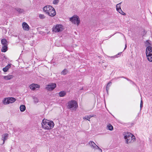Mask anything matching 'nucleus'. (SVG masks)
<instances>
[{
	"label": "nucleus",
	"instance_id": "nucleus-1",
	"mask_svg": "<svg viewBox=\"0 0 152 152\" xmlns=\"http://www.w3.org/2000/svg\"><path fill=\"white\" fill-rule=\"evenodd\" d=\"M123 135L125 140L126 143L129 144L132 143L136 140L135 137L132 133L128 132H124Z\"/></svg>",
	"mask_w": 152,
	"mask_h": 152
},
{
	"label": "nucleus",
	"instance_id": "nucleus-2",
	"mask_svg": "<svg viewBox=\"0 0 152 152\" xmlns=\"http://www.w3.org/2000/svg\"><path fill=\"white\" fill-rule=\"evenodd\" d=\"M42 127L45 129L50 130L53 128L54 124L53 121L44 119L42 121Z\"/></svg>",
	"mask_w": 152,
	"mask_h": 152
},
{
	"label": "nucleus",
	"instance_id": "nucleus-3",
	"mask_svg": "<svg viewBox=\"0 0 152 152\" xmlns=\"http://www.w3.org/2000/svg\"><path fill=\"white\" fill-rule=\"evenodd\" d=\"M146 53L148 60L152 62V48L148 46L146 48Z\"/></svg>",
	"mask_w": 152,
	"mask_h": 152
},
{
	"label": "nucleus",
	"instance_id": "nucleus-4",
	"mask_svg": "<svg viewBox=\"0 0 152 152\" xmlns=\"http://www.w3.org/2000/svg\"><path fill=\"white\" fill-rule=\"evenodd\" d=\"M78 107L77 102L74 100H71L68 103L67 107L68 109H71L72 108H76Z\"/></svg>",
	"mask_w": 152,
	"mask_h": 152
},
{
	"label": "nucleus",
	"instance_id": "nucleus-5",
	"mask_svg": "<svg viewBox=\"0 0 152 152\" xmlns=\"http://www.w3.org/2000/svg\"><path fill=\"white\" fill-rule=\"evenodd\" d=\"M69 20L74 24H77L78 25L80 23L79 17L77 15L74 16L70 18Z\"/></svg>",
	"mask_w": 152,
	"mask_h": 152
},
{
	"label": "nucleus",
	"instance_id": "nucleus-6",
	"mask_svg": "<svg viewBox=\"0 0 152 152\" xmlns=\"http://www.w3.org/2000/svg\"><path fill=\"white\" fill-rule=\"evenodd\" d=\"M63 27V26L61 24L56 25L53 27V31L55 32L61 31L64 29Z\"/></svg>",
	"mask_w": 152,
	"mask_h": 152
},
{
	"label": "nucleus",
	"instance_id": "nucleus-7",
	"mask_svg": "<svg viewBox=\"0 0 152 152\" xmlns=\"http://www.w3.org/2000/svg\"><path fill=\"white\" fill-rule=\"evenodd\" d=\"M16 100V99L13 97H9L5 98L3 102L5 104H9L10 103H13Z\"/></svg>",
	"mask_w": 152,
	"mask_h": 152
},
{
	"label": "nucleus",
	"instance_id": "nucleus-8",
	"mask_svg": "<svg viewBox=\"0 0 152 152\" xmlns=\"http://www.w3.org/2000/svg\"><path fill=\"white\" fill-rule=\"evenodd\" d=\"M56 85L55 83H50L47 85L45 89L48 91H52L56 88Z\"/></svg>",
	"mask_w": 152,
	"mask_h": 152
},
{
	"label": "nucleus",
	"instance_id": "nucleus-9",
	"mask_svg": "<svg viewBox=\"0 0 152 152\" xmlns=\"http://www.w3.org/2000/svg\"><path fill=\"white\" fill-rule=\"evenodd\" d=\"M53 7L50 5H47L44 7L43 9V10L48 14V12L50 10L52 9Z\"/></svg>",
	"mask_w": 152,
	"mask_h": 152
},
{
	"label": "nucleus",
	"instance_id": "nucleus-10",
	"mask_svg": "<svg viewBox=\"0 0 152 152\" xmlns=\"http://www.w3.org/2000/svg\"><path fill=\"white\" fill-rule=\"evenodd\" d=\"M51 10V11L50 12H48V14L51 17H53L56 14L54 8L53 7Z\"/></svg>",
	"mask_w": 152,
	"mask_h": 152
},
{
	"label": "nucleus",
	"instance_id": "nucleus-11",
	"mask_svg": "<svg viewBox=\"0 0 152 152\" xmlns=\"http://www.w3.org/2000/svg\"><path fill=\"white\" fill-rule=\"evenodd\" d=\"M23 29L26 30L28 31L29 29V27L28 24L26 22H23L22 24Z\"/></svg>",
	"mask_w": 152,
	"mask_h": 152
},
{
	"label": "nucleus",
	"instance_id": "nucleus-12",
	"mask_svg": "<svg viewBox=\"0 0 152 152\" xmlns=\"http://www.w3.org/2000/svg\"><path fill=\"white\" fill-rule=\"evenodd\" d=\"M89 144L91 146V147L93 148L94 149H96V147L97 146V145H96V144L93 141H90L89 142Z\"/></svg>",
	"mask_w": 152,
	"mask_h": 152
},
{
	"label": "nucleus",
	"instance_id": "nucleus-13",
	"mask_svg": "<svg viewBox=\"0 0 152 152\" xmlns=\"http://www.w3.org/2000/svg\"><path fill=\"white\" fill-rule=\"evenodd\" d=\"M13 77L12 75H8L7 76H4V78L6 80H9L12 78Z\"/></svg>",
	"mask_w": 152,
	"mask_h": 152
},
{
	"label": "nucleus",
	"instance_id": "nucleus-14",
	"mask_svg": "<svg viewBox=\"0 0 152 152\" xmlns=\"http://www.w3.org/2000/svg\"><path fill=\"white\" fill-rule=\"evenodd\" d=\"M117 11L122 15H125L126 13L124 12L122 10L121 8H118L116 9Z\"/></svg>",
	"mask_w": 152,
	"mask_h": 152
},
{
	"label": "nucleus",
	"instance_id": "nucleus-15",
	"mask_svg": "<svg viewBox=\"0 0 152 152\" xmlns=\"http://www.w3.org/2000/svg\"><path fill=\"white\" fill-rule=\"evenodd\" d=\"M1 43L3 45H7V41L5 39H1Z\"/></svg>",
	"mask_w": 152,
	"mask_h": 152
},
{
	"label": "nucleus",
	"instance_id": "nucleus-16",
	"mask_svg": "<svg viewBox=\"0 0 152 152\" xmlns=\"http://www.w3.org/2000/svg\"><path fill=\"white\" fill-rule=\"evenodd\" d=\"M11 67V65L8 64L6 67L3 68V70L4 72H7L9 69Z\"/></svg>",
	"mask_w": 152,
	"mask_h": 152
},
{
	"label": "nucleus",
	"instance_id": "nucleus-17",
	"mask_svg": "<svg viewBox=\"0 0 152 152\" xmlns=\"http://www.w3.org/2000/svg\"><path fill=\"white\" fill-rule=\"evenodd\" d=\"M66 94V92L64 91H61L59 93V95L60 97H64Z\"/></svg>",
	"mask_w": 152,
	"mask_h": 152
},
{
	"label": "nucleus",
	"instance_id": "nucleus-18",
	"mask_svg": "<svg viewBox=\"0 0 152 152\" xmlns=\"http://www.w3.org/2000/svg\"><path fill=\"white\" fill-rule=\"evenodd\" d=\"M7 45H3L1 51L2 52H5L7 50Z\"/></svg>",
	"mask_w": 152,
	"mask_h": 152
},
{
	"label": "nucleus",
	"instance_id": "nucleus-19",
	"mask_svg": "<svg viewBox=\"0 0 152 152\" xmlns=\"http://www.w3.org/2000/svg\"><path fill=\"white\" fill-rule=\"evenodd\" d=\"M20 111L23 112L24 111L26 110V107L25 105L22 104L20 106Z\"/></svg>",
	"mask_w": 152,
	"mask_h": 152
},
{
	"label": "nucleus",
	"instance_id": "nucleus-20",
	"mask_svg": "<svg viewBox=\"0 0 152 152\" xmlns=\"http://www.w3.org/2000/svg\"><path fill=\"white\" fill-rule=\"evenodd\" d=\"M107 128L110 131L113 130V126L110 124H108L107 125Z\"/></svg>",
	"mask_w": 152,
	"mask_h": 152
},
{
	"label": "nucleus",
	"instance_id": "nucleus-21",
	"mask_svg": "<svg viewBox=\"0 0 152 152\" xmlns=\"http://www.w3.org/2000/svg\"><path fill=\"white\" fill-rule=\"evenodd\" d=\"M15 9L16 11L20 13H22L24 11L23 9L18 8H15Z\"/></svg>",
	"mask_w": 152,
	"mask_h": 152
},
{
	"label": "nucleus",
	"instance_id": "nucleus-22",
	"mask_svg": "<svg viewBox=\"0 0 152 152\" xmlns=\"http://www.w3.org/2000/svg\"><path fill=\"white\" fill-rule=\"evenodd\" d=\"M8 134H5L2 136V140L3 141V143H4L5 140L7 139L8 137Z\"/></svg>",
	"mask_w": 152,
	"mask_h": 152
},
{
	"label": "nucleus",
	"instance_id": "nucleus-23",
	"mask_svg": "<svg viewBox=\"0 0 152 152\" xmlns=\"http://www.w3.org/2000/svg\"><path fill=\"white\" fill-rule=\"evenodd\" d=\"M68 72V70L66 69H65L61 72V74L65 75Z\"/></svg>",
	"mask_w": 152,
	"mask_h": 152
},
{
	"label": "nucleus",
	"instance_id": "nucleus-24",
	"mask_svg": "<svg viewBox=\"0 0 152 152\" xmlns=\"http://www.w3.org/2000/svg\"><path fill=\"white\" fill-rule=\"evenodd\" d=\"M111 84H112V82H110L107 83V84L106 87V90L107 92H108V91L109 89V88H110V85H111Z\"/></svg>",
	"mask_w": 152,
	"mask_h": 152
},
{
	"label": "nucleus",
	"instance_id": "nucleus-25",
	"mask_svg": "<svg viewBox=\"0 0 152 152\" xmlns=\"http://www.w3.org/2000/svg\"><path fill=\"white\" fill-rule=\"evenodd\" d=\"M121 52L119 53L117 55H116L114 56H111V58H118L121 55Z\"/></svg>",
	"mask_w": 152,
	"mask_h": 152
},
{
	"label": "nucleus",
	"instance_id": "nucleus-26",
	"mask_svg": "<svg viewBox=\"0 0 152 152\" xmlns=\"http://www.w3.org/2000/svg\"><path fill=\"white\" fill-rule=\"evenodd\" d=\"M39 17L41 19H44L45 18V16L44 15L41 14L39 15Z\"/></svg>",
	"mask_w": 152,
	"mask_h": 152
},
{
	"label": "nucleus",
	"instance_id": "nucleus-27",
	"mask_svg": "<svg viewBox=\"0 0 152 152\" xmlns=\"http://www.w3.org/2000/svg\"><path fill=\"white\" fill-rule=\"evenodd\" d=\"M30 88L31 89L33 90H34L35 89V87L34 86V84H32L30 85Z\"/></svg>",
	"mask_w": 152,
	"mask_h": 152
},
{
	"label": "nucleus",
	"instance_id": "nucleus-28",
	"mask_svg": "<svg viewBox=\"0 0 152 152\" xmlns=\"http://www.w3.org/2000/svg\"><path fill=\"white\" fill-rule=\"evenodd\" d=\"M120 77L123 78H125V79H126L128 81H130L131 82L133 83V82L132 80H130L128 78H126V77H125L122 76V77H118L117 78V79L119 78Z\"/></svg>",
	"mask_w": 152,
	"mask_h": 152
},
{
	"label": "nucleus",
	"instance_id": "nucleus-29",
	"mask_svg": "<svg viewBox=\"0 0 152 152\" xmlns=\"http://www.w3.org/2000/svg\"><path fill=\"white\" fill-rule=\"evenodd\" d=\"M34 101L35 103H37L38 102V99L37 97H34Z\"/></svg>",
	"mask_w": 152,
	"mask_h": 152
},
{
	"label": "nucleus",
	"instance_id": "nucleus-30",
	"mask_svg": "<svg viewBox=\"0 0 152 152\" xmlns=\"http://www.w3.org/2000/svg\"><path fill=\"white\" fill-rule=\"evenodd\" d=\"M145 43L146 46H148V47L149 46V45H150V43L149 42V40H146L145 42Z\"/></svg>",
	"mask_w": 152,
	"mask_h": 152
},
{
	"label": "nucleus",
	"instance_id": "nucleus-31",
	"mask_svg": "<svg viewBox=\"0 0 152 152\" xmlns=\"http://www.w3.org/2000/svg\"><path fill=\"white\" fill-rule=\"evenodd\" d=\"M83 119H86L87 120H88V121H90V118H89L88 116V115L86 116L85 117H84L83 118Z\"/></svg>",
	"mask_w": 152,
	"mask_h": 152
},
{
	"label": "nucleus",
	"instance_id": "nucleus-32",
	"mask_svg": "<svg viewBox=\"0 0 152 152\" xmlns=\"http://www.w3.org/2000/svg\"><path fill=\"white\" fill-rule=\"evenodd\" d=\"M58 2V0H54L53 1V4H56Z\"/></svg>",
	"mask_w": 152,
	"mask_h": 152
},
{
	"label": "nucleus",
	"instance_id": "nucleus-33",
	"mask_svg": "<svg viewBox=\"0 0 152 152\" xmlns=\"http://www.w3.org/2000/svg\"><path fill=\"white\" fill-rule=\"evenodd\" d=\"M121 3H121H119V4H118L116 5V9H117L118 8H121L120 7V5Z\"/></svg>",
	"mask_w": 152,
	"mask_h": 152
},
{
	"label": "nucleus",
	"instance_id": "nucleus-34",
	"mask_svg": "<svg viewBox=\"0 0 152 152\" xmlns=\"http://www.w3.org/2000/svg\"><path fill=\"white\" fill-rule=\"evenodd\" d=\"M34 86L35 87V89L36 88H38L39 87V86L37 84H34Z\"/></svg>",
	"mask_w": 152,
	"mask_h": 152
},
{
	"label": "nucleus",
	"instance_id": "nucleus-35",
	"mask_svg": "<svg viewBox=\"0 0 152 152\" xmlns=\"http://www.w3.org/2000/svg\"><path fill=\"white\" fill-rule=\"evenodd\" d=\"M96 149H98L99 150V151H101V152H102V150L98 146H97Z\"/></svg>",
	"mask_w": 152,
	"mask_h": 152
},
{
	"label": "nucleus",
	"instance_id": "nucleus-36",
	"mask_svg": "<svg viewBox=\"0 0 152 152\" xmlns=\"http://www.w3.org/2000/svg\"><path fill=\"white\" fill-rule=\"evenodd\" d=\"M89 118H90H90L93 117H94V115H90L88 116Z\"/></svg>",
	"mask_w": 152,
	"mask_h": 152
},
{
	"label": "nucleus",
	"instance_id": "nucleus-37",
	"mask_svg": "<svg viewBox=\"0 0 152 152\" xmlns=\"http://www.w3.org/2000/svg\"><path fill=\"white\" fill-rule=\"evenodd\" d=\"M142 106H143V104H140V108L141 109L142 108Z\"/></svg>",
	"mask_w": 152,
	"mask_h": 152
},
{
	"label": "nucleus",
	"instance_id": "nucleus-38",
	"mask_svg": "<svg viewBox=\"0 0 152 152\" xmlns=\"http://www.w3.org/2000/svg\"><path fill=\"white\" fill-rule=\"evenodd\" d=\"M140 104H143L142 101V100L141 101Z\"/></svg>",
	"mask_w": 152,
	"mask_h": 152
},
{
	"label": "nucleus",
	"instance_id": "nucleus-39",
	"mask_svg": "<svg viewBox=\"0 0 152 152\" xmlns=\"http://www.w3.org/2000/svg\"><path fill=\"white\" fill-rule=\"evenodd\" d=\"M126 47H127V46H126V45H125V48L124 49H125L126 48Z\"/></svg>",
	"mask_w": 152,
	"mask_h": 152
},
{
	"label": "nucleus",
	"instance_id": "nucleus-40",
	"mask_svg": "<svg viewBox=\"0 0 152 152\" xmlns=\"http://www.w3.org/2000/svg\"><path fill=\"white\" fill-rule=\"evenodd\" d=\"M51 11V10H49V11H48V12H50Z\"/></svg>",
	"mask_w": 152,
	"mask_h": 152
},
{
	"label": "nucleus",
	"instance_id": "nucleus-41",
	"mask_svg": "<svg viewBox=\"0 0 152 152\" xmlns=\"http://www.w3.org/2000/svg\"><path fill=\"white\" fill-rule=\"evenodd\" d=\"M15 37H17V35H15Z\"/></svg>",
	"mask_w": 152,
	"mask_h": 152
},
{
	"label": "nucleus",
	"instance_id": "nucleus-42",
	"mask_svg": "<svg viewBox=\"0 0 152 152\" xmlns=\"http://www.w3.org/2000/svg\"><path fill=\"white\" fill-rule=\"evenodd\" d=\"M132 83H133V84L134 83V82H133V83H132Z\"/></svg>",
	"mask_w": 152,
	"mask_h": 152
}]
</instances>
